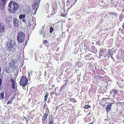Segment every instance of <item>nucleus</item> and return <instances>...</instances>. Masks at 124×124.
<instances>
[{
  "instance_id": "a211bd4d",
  "label": "nucleus",
  "mask_w": 124,
  "mask_h": 124,
  "mask_svg": "<svg viewBox=\"0 0 124 124\" xmlns=\"http://www.w3.org/2000/svg\"><path fill=\"white\" fill-rule=\"evenodd\" d=\"M73 0H68L67 1L66 5L68 6L72 2Z\"/></svg>"
},
{
  "instance_id": "cd10ccee",
  "label": "nucleus",
  "mask_w": 124,
  "mask_h": 124,
  "mask_svg": "<svg viewBox=\"0 0 124 124\" xmlns=\"http://www.w3.org/2000/svg\"><path fill=\"white\" fill-rule=\"evenodd\" d=\"M50 32L51 33H52V32L54 30V29L53 27H51L50 28Z\"/></svg>"
},
{
  "instance_id": "dca6fc26",
  "label": "nucleus",
  "mask_w": 124,
  "mask_h": 124,
  "mask_svg": "<svg viewBox=\"0 0 124 124\" xmlns=\"http://www.w3.org/2000/svg\"><path fill=\"white\" fill-rule=\"evenodd\" d=\"M15 64V62L14 61H12L9 64V67L11 68H14L15 67L14 64Z\"/></svg>"
},
{
  "instance_id": "5fc2aeb1",
  "label": "nucleus",
  "mask_w": 124,
  "mask_h": 124,
  "mask_svg": "<svg viewBox=\"0 0 124 124\" xmlns=\"http://www.w3.org/2000/svg\"><path fill=\"white\" fill-rule=\"evenodd\" d=\"M46 6H48V8L49 7V6H49V5H48V4H47L46 5Z\"/></svg>"
},
{
  "instance_id": "09e8293b",
  "label": "nucleus",
  "mask_w": 124,
  "mask_h": 124,
  "mask_svg": "<svg viewBox=\"0 0 124 124\" xmlns=\"http://www.w3.org/2000/svg\"><path fill=\"white\" fill-rule=\"evenodd\" d=\"M59 47H58L57 48V49L56 50L57 51H58L59 50Z\"/></svg>"
},
{
  "instance_id": "052dcab7",
  "label": "nucleus",
  "mask_w": 124,
  "mask_h": 124,
  "mask_svg": "<svg viewBox=\"0 0 124 124\" xmlns=\"http://www.w3.org/2000/svg\"><path fill=\"white\" fill-rule=\"evenodd\" d=\"M110 13L111 14H114V13H112V12H110Z\"/></svg>"
},
{
  "instance_id": "0e129e2a",
  "label": "nucleus",
  "mask_w": 124,
  "mask_h": 124,
  "mask_svg": "<svg viewBox=\"0 0 124 124\" xmlns=\"http://www.w3.org/2000/svg\"><path fill=\"white\" fill-rule=\"evenodd\" d=\"M77 0H76V2H75L74 3V4H74L75 3H76V1H77Z\"/></svg>"
},
{
  "instance_id": "f8f14e48",
  "label": "nucleus",
  "mask_w": 124,
  "mask_h": 124,
  "mask_svg": "<svg viewBox=\"0 0 124 124\" xmlns=\"http://www.w3.org/2000/svg\"><path fill=\"white\" fill-rule=\"evenodd\" d=\"M118 92L117 90H116L114 89H112L110 91V93L111 94L114 93L115 94V96H116V95Z\"/></svg>"
},
{
  "instance_id": "4468645a",
  "label": "nucleus",
  "mask_w": 124,
  "mask_h": 124,
  "mask_svg": "<svg viewBox=\"0 0 124 124\" xmlns=\"http://www.w3.org/2000/svg\"><path fill=\"white\" fill-rule=\"evenodd\" d=\"M7 2V0H1L0 3L1 5H3L4 7Z\"/></svg>"
},
{
  "instance_id": "c03bdc74",
  "label": "nucleus",
  "mask_w": 124,
  "mask_h": 124,
  "mask_svg": "<svg viewBox=\"0 0 124 124\" xmlns=\"http://www.w3.org/2000/svg\"><path fill=\"white\" fill-rule=\"evenodd\" d=\"M94 123V121H93L92 123H89L88 124H93V123Z\"/></svg>"
},
{
  "instance_id": "13d9d810",
  "label": "nucleus",
  "mask_w": 124,
  "mask_h": 124,
  "mask_svg": "<svg viewBox=\"0 0 124 124\" xmlns=\"http://www.w3.org/2000/svg\"><path fill=\"white\" fill-rule=\"evenodd\" d=\"M123 52V54H124V50L122 52Z\"/></svg>"
},
{
  "instance_id": "ddd939ff",
  "label": "nucleus",
  "mask_w": 124,
  "mask_h": 124,
  "mask_svg": "<svg viewBox=\"0 0 124 124\" xmlns=\"http://www.w3.org/2000/svg\"><path fill=\"white\" fill-rule=\"evenodd\" d=\"M10 81L12 82L11 88L13 89H14L15 88V83L16 82L15 81L13 80L12 78H11V79Z\"/></svg>"
},
{
  "instance_id": "bb28decb",
  "label": "nucleus",
  "mask_w": 124,
  "mask_h": 124,
  "mask_svg": "<svg viewBox=\"0 0 124 124\" xmlns=\"http://www.w3.org/2000/svg\"><path fill=\"white\" fill-rule=\"evenodd\" d=\"M43 42L44 43L46 46H48V43L46 40H44L43 41Z\"/></svg>"
},
{
  "instance_id": "39448f33",
  "label": "nucleus",
  "mask_w": 124,
  "mask_h": 124,
  "mask_svg": "<svg viewBox=\"0 0 124 124\" xmlns=\"http://www.w3.org/2000/svg\"><path fill=\"white\" fill-rule=\"evenodd\" d=\"M49 112L48 110H46L45 113L42 116V122L43 124L45 123L46 120L48 116V112Z\"/></svg>"
},
{
  "instance_id": "4be33fe9",
  "label": "nucleus",
  "mask_w": 124,
  "mask_h": 124,
  "mask_svg": "<svg viewBox=\"0 0 124 124\" xmlns=\"http://www.w3.org/2000/svg\"><path fill=\"white\" fill-rule=\"evenodd\" d=\"M49 95V93H47L46 94L44 98V100L45 101H47Z\"/></svg>"
},
{
  "instance_id": "72a5a7b5",
  "label": "nucleus",
  "mask_w": 124,
  "mask_h": 124,
  "mask_svg": "<svg viewBox=\"0 0 124 124\" xmlns=\"http://www.w3.org/2000/svg\"><path fill=\"white\" fill-rule=\"evenodd\" d=\"M107 98H102V100L103 101H104V102H106L107 101Z\"/></svg>"
},
{
  "instance_id": "9b49d317",
  "label": "nucleus",
  "mask_w": 124,
  "mask_h": 124,
  "mask_svg": "<svg viewBox=\"0 0 124 124\" xmlns=\"http://www.w3.org/2000/svg\"><path fill=\"white\" fill-rule=\"evenodd\" d=\"M112 103H111L110 104L107 105L106 107V112H108L111 108L112 105Z\"/></svg>"
},
{
  "instance_id": "338daca9",
  "label": "nucleus",
  "mask_w": 124,
  "mask_h": 124,
  "mask_svg": "<svg viewBox=\"0 0 124 124\" xmlns=\"http://www.w3.org/2000/svg\"><path fill=\"white\" fill-rule=\"evenodd\" d=\"M123 62H124V60H123Z\"/></svg>"
},
{
  "instance_id": "603ef678",
  "label": "nucleus",
  "mask_w": 124,
  "mask_h": 124,
  "mask_svg": "<svg viewBox=\"0 0 124 124\" xmlns=\"http://www.w3.org/2000/svg\"><path fill=\"white\" fill-rule=\"evenodd\" d=\"M90 113H89V114H88L87 115V116H89L90 114Z\"/></svg>"
},
{
  "instance_id": "412c9836",
  "label": "nucleus",
  "mask_w": 124,
  "mask_h": 124,
  "mask_svg": "<svg viewBox=\"0 0 124 124\" xmlns=\"http://www.w3.org/2000/svg\"><path fill=\"white\" fill-rule=\"evenodd\" d=\"M100 103L101 105L102 106H105L106 104L107 103V102H104V101H103L102 100H101V101L100 102Z\"/></svg>"
},
{
  "instance_id": "de8ad7c7",
  "label": "nucleus",
  "mask_w": 124,
  "mask_h": 124,
  "mask_svg": "<svg viewBox=\"0 0 124 124\" xmlns=\"http://www.w3.org/2000/svg\"><path fill=\"white\" fill-rule=\"evenodd\" d=\"M114 15H117V14L116 13H114Z\"/></svg>"
},
{
  "instance_id": "f3484780",
  "label": "nucleus",
  "mask_w": 124,
  "mask_h": 124,
  "mask_svg": "<svg viewBox=\"0 0 124 124\" xmlns=\"http://www.w3.org/2000/svg\"><path fill=\"white\" fill-rule=\"evenodd\" d=\"M4 94L3 93L1 92L0 93V100H2L4 98Z\"/></svg>"
},
{
  "instance_id": "79ce46f5",
  "label": "nucleus",
  "mask_w": 124,
  "mask_h": 124,
  "mask_svg": "<svg viewBox=\"0 0 124 124\" xmlns=\"http://www.w3.org/2000/svg\"><path fill=\"white\" fill-rule=\"evenodd\" d=\"M64 85L66 86L68 85V83L67 82H65Z\"/></svg>"
},
{
  "instance_id": "8fccbe9b",
  "label": "nucleus",
  "mask_w": 124,
  "mask_h": 124,
  "mask_svg": "<svg viewBox=\"0 0 124 124\" xmlns=\"http://www.w3.org/2000/svg\"><path fill=\"white\" fill-rule=\"evenodd\" d=\"M1 68L0 67V74L1 73Z\"/></svg>"
},
{
  "instance_id": "473e14b6",
  "label": "nucleus",
  "mask_w": 124,
  "mask_h": 124,
  "mask_svg": "<svg viewBox=\"0 0 124 124\" xmlns=\"http://www.w3.org/2000/svg\"><path fill=\"white\" fill-rule=\"evenodd\" d=\"M111 53H108L107 55V56L109 58L111 56Z\"/></svg>"
},
{
  "instance_id": "3c124183",
  "label": "nucleus",
  "mask_w": 124,
  "mask_h": 124,
  "mask_svg": "<svg viewBox=\"0 0 124 124\" xmlns=\"http://www.w3.org/2000/svg\"><path fill=\"white\" fill-rule=\"evenodd\" d=\"M111 58L112 59H113L114 58H113V57H112V55H111Z\"/></svg>"
},
{
  "instance_id": "774afa93",
  "label": "nucleus",
  "mask_w": 124,
  "mask_h": 124,
  "mask_svg": "<svg viewBox=\"0 0 124 124\" xmlns=\"http://www.w3.org/2000/svg\"><path fill=\"white\" fill-rule=\"evenodd\" d=\"M122 0L123 1H124V0Z\"/></svg>"
},
{
  "instance_id": "69168bd1",
  "label": "nucleus",
  "mask_w": 124,
  "mask_h": 124,
  "mask_svg": "<svg viewBox=\"0 0 124 124\" xmlns=\"http://www.w3.org/2000/svg\"><path fill=\"white\" fill-rule=\"evenodd\" d=\"M62 104H61V105H60L59 106H61V105H62Z\"/></svg>"
},
{
  "instance_id": "f03ea898",
  "label": "nucleus",
  "mask_w": 124,
  "mask_h": 124,
  "mask_svg": "<svg viewBox=\"0 0 124 124\" xmlns=\"http://www.w3.org/2000/svg\"><path fill=\"white\" fill-rule=\"evenodd\" d=\"M7 48L9 51L11 52H14L17 47L15 42L13 40H11L8 43L7 45Z\"/></svg>"
},
{
  "instance_id": "423d86ee",
  "label": "nucleus",
  "mask_w": 124,
  "mask_h": 124,
  "mask_svg": "<svg viewBox=\"0 0 124 124\" xmlns=\"http://www.w3.org/2000/svg\"><path fill=\"white\" fill-rule=\"evenodd\" d=\"M6 32L5 25L3 23H0V33L3 34Z\"/></svg>"
},
{
  "instance_id": "ea45409f",
  "label": "nucleus",
  "mask_w": 124,
  "mask_h": 124,
  "mask_svg": "<svg viewBox=\"0 0 124 124\" xmlns=\"http://www.w3.org/2000/svg\"><path fill=\"white\" fill-rule=\"evenodd\" d=\"M6 95H5V98H6V101H7L8 99V98H9V97H8L7 98H6Z\"/></svg>"
},
{
  "instance_id": "864d4df0",
  "label": "nucleus",
  "mask_w": 124,
  "mask_h": 124,
  "mask_svg": "<svg viewBox=\"0 0 124 124\" xmlns=\"http://www.w3.org/2000/svg\"><path fill=\"white\" fill-rule=\"evenodd\" d=\"M67 107V106H66V107H65V106H64V107H63V108H66V107Z\"/></svg>"
},
{
  "instance_id": "6ab92c4d",
  "label": "nucleus",
  "mask_w": 124,
  "mask_h": 124,
  "mask_svg": "<svg viewBox=\"0 0 124 124\" xmlns=\"http://www.w3.org/2000/svg\"><path fill=\"white\" fill-rule=\"evenodd\" d=\"M91 49L92 50V52L93 53H96L97 51L96 50L95 47L93 46H92L91 47Z\"/></svg>"
},
{
  "instance_id": "9d476101",
  "label": "nucleus",
  "mask_w": 124,
  "mask_h": 124,
  "mask_svg": "<svg viewBox=\"0 0 124 124\" xmlns=\"http://www.w3.org/2000/svg\"><path fill=\"white\" fill-rule=\"evenodd\" d=\"M68 121L70 124H73L76 121V118L74 117H69L68 119Z\"/></svg>"
},
{
  "instance_id": "20e7f679",
  "label": "nucleus",
  "mask_w": 124,
  "mask_h": 124,
  "mask_svg": "<svg viewBox=\"0 0 124 124\" xmlns=\"http://www.w3.org/2000/svg\"><path fill=\"white\" fill-rule=\"evenodd\" d=\"M28 80L26 77L23 76L21 77L20 81V84L21 86L25 87L28 84Z\"/></svg>"
},
{
  "instance_id": "49530a36",
  "label": "nucleus",
  "mask_w": 124,
  "mask_h": 124,
  "mask_svg": "<svg viewBox=\"0 0 124 124\" xmlns=\"http://www.w3.org/2000/svg\"><path fill=\"white\" fill-rule=\"evenodd\" d=\"M111 53V56L112 55V56L113 54V53L112 52H111V53Z\"/></svg>"
},
{
  "instance_id": "680f3d73",
  "label": "nucleus",
  "mask_w": 124,
  "mask_h": 124,
  "mask_svg": "<svg viewBox=\"0 0 124 124\" xmlns=\"http://www.w3.org/2000/svg\"><path fill=\"white\" fill-rule=\"evenodd\" d=\"M58 108V107H57L56 108V109H57V108Z\"/></svg>"
},
{
  "instance_id": "c9c22d12",
  "label": "nucleus",
  "mask_w": 124,
  "mask_h": 124,
  "mask_svg": "<svg viewBox=\"0 0 124 124\" xmlns=\"http://www.w3.org/2000/svg\"><path fill=\"white\" fill-rule=\"evenodd\" d=\"M119 31H121V32L122 33H124V31L121 28H120L119 29Z\"/></svg>"
},
{
  "instance_id": "a878e982",
  "label": "nucleus",
  "mask_w": 124,
  "mask_h": 124,
  "mask_svg": "<svg viewBox=\"0 0 124 124\" xmlns=\"http://www.w3.org/2000/svg\"><path fill=\"white\" fill-rule=\"evenodd\" d=\"M96 78L97 79H100L102 78V77H101L99 75H97L95 76Z\"/></svg>"
},
{
  "instance_id": "2f4dec72",
  "label": "nucleus",
  "mask_w": 124,
  "mask_h": 124,
  "mask_svg": "<svg viewBox=\"0 0 124 124\" xmlns=\"http://www.w3.org/2000/svg\"><path fill=\"white\" fill-rule=\"evenodd\" d=\"M100 41H99V40H98V41H96V45H99V46H100Z\"/></svg>"
},
{
  "instance_id": "37998d69",
  "label": "nucleus",
  "mask_w": 124,
  "mask_h": 124,
  "mask_svg": "<svg viewBox=\"0 0 124 124\" xmlns=\"http://www.w3.org/2000/svg\"><path fill=\"white\" fill-rule=\"evenodd\" d=\"M65 81L66 82H67L69 80H68V79H66L65 80Z\"/></svg>"
},
{
  "instance_id": "a19ab883",
  "label": "nucleus",
  "mask_w": 124,
  "mask_h": 124,
  "mask_svg": "<svg viewBox=\"0 0 124 124\" xmlns=\"http://www.w3.org/2000/svg\"><path fill=\"white\" fill-rule=\"evenodd\" d=\"M102 53H101V52H100L99 53V55L101 56H102Z\"/></svg>"
},
{
  "instance_id": "f704fd0d",
  "label": "nucleus",
  "mask_w": 124,
  "mask_h": 124,
  "mask_svg": "<svg viewBox=\"0 0 124 124\" xmlns=\"http://www.w3.org/2000/svg\"><path fill=\"white\" fill-rule=\"evenodd\" d=\"M61 16H63V17H65L66 16V15H67V14H61Z\"/></svg>"
},
{
  "instance_id": "b1692460",
  "label": "nucleus",
  "mask_w": 124,
  "mask_h": 124,
  "mask_svg": "<svg viewBox=\"0 0 124 124\" xmlns=\"http://www.w3.org/2000/svg\"><path fill=\"white\" fill-rule=\"evenodd\" d=\"M13 98L11 99L10 100H9L8 102L7 103V105H8L10 104H11L13 102Z\"/></svg>"
},
{
  "instance_id": "e2e57ef3",
  "label": "nucleus",
  "mask_w": 124,
  "mask_h": 124,
  "mask_svg": "<svg viewBox=\"0 0 124 124\" xmlns=\"http://www.w3.org/2000/svg\"><path fill=\"white\" fill-rule=\"evenodd\" d=\"M107 100H109L110 99V98H107Z\"/></svg>"
},
{
  "instance_id": "6e6d98bb",
  "label": "nucleus",
  "mask_w": 124,
  "mask_h": 124,
  "mask_svg": "<svg viewBox=\"0 0 124 124\" xmlns=\"http://www.w3.org/2000/svg\"><path fill=\"white\" fill-rule=\"evenodd\" d=\"M52 89V88H49V90H51V89Z\"/></svg>"
},
{
  "instance_id": "c85d7f7f",
  "label": "nucleus",
  "mask_w": 124,
  "mask_h": 124,
  "mask_svg": "<svg viewBox=\"0 0 124 124\" xmlns=\"http://www.w3.org/2000/svg\"><path fill=\"white\" fill-rule=\"evenodd\" d=\"M100 52L102 53H105V50H104V48H101L100 49Z\"/></svg>"
},
{
  "instance_id": "4d7b16f0",
  "label": "nucleus",
  "mask_w": 124,
  "mask_h": 124,
  "mask_svg": "<svg viewBox=\"0 0 124 124\" xmlns=\"http://www.w3.org/2000/svg\"><path fill=\"white\" fill-rule=\"evenodd\" d=\"M122 105H124V102H122Z\"/></svg>"
},
{
  "instance_id": "393cba45",
  "label": "nucleus",
  "mask_w": 124,
  "mask_h": 124,
  "mask_svg": "<svg viewBox=\"0 0 124 124\" xmlns=\"http://www.w3.org/2000/svg\"><path fill=\"white\" fill-rule=\"evenodd\" d=\"M91 107L90 106L87 105H85L84 107V108L85 109H88L90 108Z\"/></svg>"
},
{
  "instance_id": "bf43d9fd",
  "label": "nucleus",
  "mask_w": 124,
  "mask_h": 124,
  "mask_svg": "<svg viewBox=\"0 0 124 124\" xmlns=\"http://www.w3.org/2000/svg\"><path fill=\"white\" fill-rule=\"evenodd\" d=\"M24 118L25 119H26V118L25 117H24Z\"/></svg>"
},
{
  "instance_id": "7ed1b4c3",
  "label": "nucleus",
  "mask_w": 124,
  "mask_h": 124,
  "mask_svg": "<svg viewBox=\"0 0 124 124\" xmlns=\"http://www.w3.org/2000/svg\"><path fill=\"white\" fill-rule=\"evenodd\" d=\"M25 34L22 31L18 32L17 36V39L19 43H21L24 39Z\"/></svg>"
},
{
  "instance_id": "e433bc0d",
  "label": "nucleus",
  "mask_w": 124,
  "mask_h": 124,
  "mask_svg": "<svg viewBox=\"0 0 124 124\" xmlns=\"http://www.w3.org/2000/svg\"><path fill=\"white\" fill-rule=\"evenodd\" d=\"M2 80H1V79H0V88L1 86V85L2 84Z\"/></svg>"
},
{
  "instance_id": "aec40b11",
  "label": "nucleus",
  "mask_w": 124,
  "mask_h": 124,
  "mask_svg": "<svg viewBox=\"0 0 124 124\" xmlns=\"http://www.w3.org/2000/svg\"><path fill=\"white\" fill-rule=\"evenodd\" d=\"M124 15L122 13L119 15V20L120 21H122L123 19Z\"/></svg>"
},
{
  "instance_id": "f257e3e1",
  "label": "nucleus",
  "mask_w": 124,
  "mask_h": 124,
  "mask_svg": "<svg viewBox=\"0 0 124 124\" xmlns=\"http://www.w3.org/2000/svg\"><path fill=\"white\" fill-rule=\"evenodd\" d=\"M19 8V5L17 3L11 1L9 4L8 9L9 13L12 14L16 13Z\"/></svg>"
},
{
  "instance_id": "1a4fd4ad",
  "label": "nucleus",
  "mask_w": 124,
  "mask_h": 124,
  "mask_svg": "<svg viewBox=\"0 0 124 124\" xmlns=\"http://www.w3.org/2000/svg\"><path fill=\"white\" fill-rule=\"evenodd\" d=\"M14 25L15 27H18L19 26V22L18 20L16 18H14L13 20Z\"/></svg>"
},
{
  "instance_id": "0eeeda50",
  "label": "nucleus",
  "mask_w": 124,
  "mask_h": 124,
  "mask_svg": "<svg viewBox=\"0 0 124 124\" xmlns=\"http://www.w3.org/2000/svg\"><path fill=\"white\" fill-rule=\"evenodd\" d=\"M39 3L38 1L36 0L33 4L32 6L33 9L34 10L36 9V11L39 7Z\"/></svg>"
},
{
  "instance_id": "2eb2a0df",
  "label": "nucleus",
  "mask_w": 124,
  "mask_h": 124,
  "mask_svg": "<svg viewBox=\"0 0 124 124\" xmlns=\"http://www.w3.org/2000/svg\"><path fill=\"white\" fill-rule=\"evenodd\" d=\"M49 122L48 124H54V119L52 117H50L49 118Z\"/></svg>"
},
{
  "instance_id": "5701e85b",
  "label": "nucleus",
  "mask_w": 124,
  "mask_h": 124,
  "mask_svg": "<svg viewBox=\"0 0 124 124\" xmlns=\"http://www.w3.org/2000/svg\"><path fill=\"white\" fill-rule=\"evenodd\" d=\"M66 86L64 84L62 85L60 88V91L63 90Z\"/></svg>"
},
{
  "instance_id": "6e6552de",
  "label": "nucleus",
  "mask_w": 124,
  "mask_h": 124,
  "mask_svg": "<svg viewBox=\"0 0 124 124\" xmlns=\"http://www.w3.org/2000/svg\"><path fill=\"white\" fill-rule=\"evenodd\" d=\"M26 15L25 14L20 15L19 17V18L20 20H21L22 19V21L23 22L26 23V21L27 20V19H26L25 18Z\"/></svg>"
},
{
  "instance_id": "58836bf2",
  "label": "nucleus",
  "mask_w": 124,
  "mask_h": 124,
  "mask_svg": "<svg viewBox=\"0 0 124 124\" xmlns=\"http://www.w3.org/2000/svg\"><path fill=\"white\" fill-rule=\"evenodd\" d=\"M54 92H51L50 95L51 96L52 95H53L54 94Z\"/></svg>"
},
{
  "instance_id": "4c0bfd02",
  "label": "nucleus",
  "mask_w": 124,
  "mask_h": 124,
  "mask_svg": "<svg viewBox=\"0 0 124 124\" xmlns=\"http://www.w3.org/2000/svg\"><path fill=\"white\" fill-rule=\"evenodd\" d=\"M6 72L7 73H9L10 71V70H9V69H8V70L7 69V70H6Z\"/></svg>"
},
{
  "instance_id": "7c9ffc66",
  "label": "nucleus",
  "mask_w": 124,
  "mask_h": 124,
  "mask_svg": "<svg viewBox=\"0 0 124 124\" xmlns=\"http://www.w3.org/2000/svg\"><path fill=\"white\" fill-rule=\"evenodd\" d=\"M116 105H119L120 104L122 105V102H116Z\"/></svg>"
},
{
  "instance_id": "a18cd8bd",
  "label": "nucleus",
  "mask_w": 124,
  "mask_h": 124,
  "mask_svg": "<svg viewBox=\"0 0 124 124\" xmlns=\"http://www.w3.org/2000/svg\"><path fill=\"white\" fill-rule=\"evenodd\" d=\"M52 88L53 87H55V85H52Z\"/></svg>"
},
{
  "instance_id": "c756f323",
  "label": "nucleus",
  "mask_w": 124,
  "mask_h": 124,
  "mask_svg": "<svg viewBox=\"0 0 124 124\" xmlns=\"http://www.w3.org/2000/svg\"><path fill=\"white\" fill-rule=\"evenodd\" d=\"M70 101L71 102H76V100L73 98H71L70 99Z\"/></svg>"
}]
</instances>
